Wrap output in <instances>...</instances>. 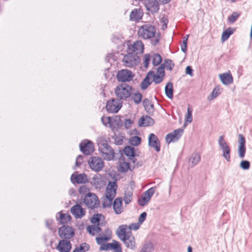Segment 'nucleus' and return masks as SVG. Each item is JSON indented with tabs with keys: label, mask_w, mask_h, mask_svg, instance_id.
Wrapping results in <instances>:
<instances>
[{
	"label": "nucleus",
	"mask_w": 252,
	"mask_h": 252,
	"mask_svg": "<svg viewBox=\"0 0 252 252\" xmlns=\"http://www.w3.org/2000/svg\"><path fill=\"white\" fill-rule=\"evenodd\" d=\"M139 37L144 39H151L152 44L155 46L159 42L160 37L156 35L155 26L150 24H146L141 26L138 32Z\"/></svg>",
	"instance_id": "obj_1"
},
{
	"label": "nucleus",
	"mask_w": 252,
	"mask_h": 252,
	"mask_svg": "<svg viewBox=\"0 0 252 252\" xmlns=\"http://www.w3.org/2000/svg\"><path fill=\"white\" fill-rule=\"evenodd\" d=\"M98 150L102 157L105 160H112L115 155L114 150L107 143V140L104 137H100L98 140Z\"/></svg>",
	"instance_id": "obj_2"
},
{
	"label": "nucleus",
	"mask_w": 252,
	"mask_h": 252,
	"mask_svg": "<svg viewBox=\"0 0 252 252\" xmlns=\"http://www.w3.org/2000/svg\"><path fill=\"white\" fill-rule=\"evenodd\" d=\"M131 90V86L126 83H122L116 87L115 94L119 100H126L130 96Z\"/></svg>",
	"instance_id": "obj_3"
},
{
	"label": "nucleus",
	"mask_w": 252,
	"mask_h": 252,
	"mask_svg": "<svg viewBox=\"0 0 252 252\" xmlns=\"http://www.w3.org/2000/svg\"><path fill=\"white\" fill-rule=\"evenodd\" d=\"M83 202L88 208L91 209L97 208L100 204L98 196L95 193L90 192L85 195Z\"/></svg>",
	"instance_id": "obj_4"
},
{
	"label": "nucleus",
	"mask_w": 252,
	"mask_h": 252,
	"mask_svg": "<svg viewBox=\"0 0 252 252\" xmlns=\"http://www.w3.org/2000/svg\"><path fill=\"white\" fill-rule=\"evenodd\" d=\"M126 51L127 53L134 54L136 55L142 54L144 50V45L142 41L137 40L131 44V42L128 41L126 43Z\"/></svg>",
	"instance_id": "obj_5"
},
{
	"label": "nucleus",
	"mask_w": 252,
	"mask_h": 252,
	"mask_svg": "<svg viewBox=\"0 0 252 252\" xmlns=\"http://www.w3.org/2000/svg\"><path fill=\"white\" fill-rule=\"evenodd\" d=\"M88 162L90 168L97 172L102 170L104 166L103 161L98 157H92Z\"/></svg>",
	"instance_id": "obj_6"
},
{
	"label": "nucleus",
	"mask_w": 252,
	"mask_h": 252,
	"mask_svg": "<svg viewBox=\"0 0 252 252\" xmlns=\"http://www.w3.org/2000/svg\"><path fill=\"white\" fill-rule=\"evenodd\" d=\"M219 146L222 152V156L227 161L230 160V148L224 139L223 135L220 136L218 141Z\"/></svg>",
	"instance_id": "obj_7"
},
{
	"label": "nucleus",
	"mask_w": 252,
	"mask_h": 252,
	"mask_svg": "<svg viewBox=\"0 0 252 252\" xmlns=\"http://www.w3.org/2000/svg\"><path fill=\"white\" fill-rule=\"evenodd\" d=\"M59 236L63 239H70L74 235V230L71 226L63 225L59 229Z\"/></svg>",
	"instance_id": "obj_8"
},
{
	"label": "nucleus",
	"mask_w": 252,
	"mask_h": 252,
	"mask_svg": "<svg viewBox=\"0 0 252 252\" xmlns=\"http://www.w3.org/2000/svg\"><path fill=\"white\" fill-rule=\"evenodd\" d=\"M155 190L156 187H154L144 192L138 199V202L139 204L142 207L145 206L150 200L151 197L155 192Z\"/></svg>",
	"instance_id": "obj_9"
},
{
	"label": "nucleus",
	"mask_w": 252,
	"mask_h": 252,
	"mask_svg": "<svg viewBox=\"0 0 252 252\" xmlns=\"http://www.w3.org/2000/svg\"><path fill=\"white\" fill-rule=\"evenodd\" d=\"M122 106V103L117 98H113L107 102L106 108L109 113H117Z\"/></svg>",
	"instance_id": "obj_10"
},
{
	"label": "nucleus",
	"mask_w": 252,
	"mask_h": 252,
	"mask_svg": "<svg viewBox=\"0 0 252 252\" xmlns=\"http://www.w3.org/2000/svg\"><path fill=\"white\" fill-rule=\"evenodd\" d=\"M123 62L125 66L132 67L135 66L139 63V58L137 55L130 53H127L124 56Z\"/></svg>",
	"instance_id": "obj_11"
},
{
	"label": "nucleus",
	"mask_w": 252,
	"mask_h": 252,
	"mask_svg": "<svg viewBox=\"0 0 252 252\" xmlns=\"http://www.w3.org/2000/svg\"><path fill=\"white\" fill-rule=\"evenodd\" d=\"M134 75L131 71L127 69H122L118 72L117 78L119 82H126L131 81Z\"/></svg>",
	"instance_id": "obj_12"
},
{
	"label": "nucleus",
	"mask_w": 252,
	"mask_h": 252,
	"mask_svg": "<svg viewBox=\"0 0 252 252\" xmlns=\"http://www.w3.org/2000/svg\"><path fill=\"white\" fill-rule=\"evenodd\" d=\"M79 146L81 151L86 155H91L94 151L93 142L88 140L81 142Z\"/></svg>",
	"instance_id": "obj_13"
},
{
	"label": "nucleus",
	"mask_w": 252,
	"mask_h": 252,
	"mask_svg": "<svg viewBox=\"0 0 252 252\" xmlns=\"http://www.w3.org/2000/svg\"><path fill=\"white\" fill-rule=\"evenodd\" d=\"M183 133V130L178 128L166 135V141L168 143L178 141Z\"/></svg>",
	"instance_id": "obj_14"
},
{
	"label": "nucleus",
	"mask_w": 252,
	"mask_h": 252,
	"mask_svg": "<svg viewBox=\"0 0 252 252\" xmlns=\"http://www.w3.org/2000/svg\"><path fill=\"white\" fill-rule=\"evenodd\" d=\"M108 120L109 127L114 131L117 128H120L122 126L123 122L121 119V117L119 116H115L111 117H108L107 118H104Z\"/></svg>",
	"instance_id": "obj_15"
},
{
	"label": "nucleus",
	"mask_w": 252,
	"mask_h": 252,
	"mask_svg": "<svg viewBox=\"0 0 252 252\" xmlns=\"http://www.w3.org/2000/svg\"><path fill=\"white\" fill-rule=\"evenodd\" d=\"M149 146L155 149L157 152H159L160 150V143L157 136L154 133H151L148 138Z\"/></svg>",
	"instance_id": "obj_16"
},
{
	"label": "nucleus",
	"mask_w": 252,
	"mask_h": 252,
	"mask_svg": "<svg viewBox=\"0 0 252 252\" xmlns=\"http://www.w3.org/2000/svg\"><path fill=\"white\" fill-rule=\"evenodd\" d=\"M238 155L241 158L245 157L246 148L245 146L246 139L245 137L242 134L238 135Z\"/></svg>",
	"instance_id": "obj_17"
},
{
	"label": "nucleus",
	"mask_w": 252,
	"mask_h": 252,
	"mask_svg": "<svg viewBox=\"0 0 252 252\" xmlns=\"http://www.w3.org/2000/svg\"><path fill=\"white\" fill-rule=\"evenodd\" d=\"M145 6L147 10L152 13H157L159 9V5L157 0H147Z\"/></svg>",
	"instance_id": "obj_18"
},
{
	"label": "nucleus",
	"mask_w": 252,
	"mask_h": 252,
	"mask_svg": "<svg viewBox=\"0 0 252 252\" xmlns=\"http://www.w3.org/2000/svg\"><path fill=\"white\" fill-rule=\"evenodd\" d=\"M126 237V238H125L121 241L124 242L127 248L135 250L136 248L135 239L134 237L132 235L131 231H129V234Z\"/></svg>",
	"instance_id": "obj_19"
},
{
	"label": "nucleus",
	"mask_w": 252,
	"mask_h": 252,
	"mask_svg": "<svg viewBox=\"0 0 252 252\" xmlns=\"http://www.w3.org/2000/svg\"><path fill=\"white\" fill-rule=\"evenodd\" d=\"M70 212L76 219H81L86 214L85 209L79 204H76L73 206L71 208Z\"/></svg>",
	"instance_id": "obj_20"
},
{
	"label": "nucleus",
	"mask_w": 252,
	"mask_h": 252,
	"mask_svg": "<svg viewBox=\"0 0 252 252\" xmlns=\"http://www.w3.org/2000/svg\"><path fill=\"white\" fill-rule=\"evenodd\" d=\"M70 180L73 184H86L89 182L87 175L85 173H81L78 175L72 174Z\"/></svg>",
	"instance_id": "obj_21"
},
{
	"label": "nucleus",
	"mask_w": 252,
	"mask_h": 252,
	"mask_svg": "<svg viewBox=\"0 0 252 252\" xmlns=\"http://www.w3.org/2000/svg\"><path fill=\"white\" fill-rule=\"evenodd\" d=\"M124 154L128 157L129 159L132 160L133 164V168L138 165V163L136 162V159L134 158L135 156V148L131 146H126L124 149Z\"/></svg>",
	"instance_id": "obj_22"
},
{
	"label": "nucleus",
	"mask_w": 252,
	"mask_h": 252,
	"mask_svg": "<svg viewBox=\"0 0 252 252\" xmlns=\"http://www.w3.org/2000/svg\"><path fill=\"white\" fill-rule=\"evenodd\" d=\"M71 247L70 241L64 239L59 241L57 249L60 252H69Z\"/></svg>",
	"instance_id": "obj_23"
},
{
	"label": "nucleus",
	"mask_w": 252,
	"mask_h": 252,
	"mask_svg": "<svg viewBox=\"0 0 252 252\" xmlns=\"http://www.w3.org/2000/svg\"><path fill=\"white\" fill-rule=\"evenodd\" d=\"M154 124V120L150 116L147 115L142 116L138 122V125L141 127L151 126Z\"/></svg>",
	"instance_id": "obj_24"
},
{
	"label": "nucleus",
	"mask_w": 252,
	"mask_h": 252,
	"mask_svg": "<svg viewBox=\"0 0 252 252\" xmlns=\"http://www.w3.org/2000/svg\"><path fill=\"white\" fill-rule=\"evenodd\" d=\"M113 207L115 214L117 215L121 214L124 211L122 198L121 197H118L114 200Z\"/></svg>",
	"instance_id": "obj_25"
},
{
	"label": "nucleus",
	"mask_w": 252,
	"mask_h": 252,
	"mask_svg": "<svg viewBox=\"0 0 252 252\" xmlns=\"http://www.w3.org/2000/svg\"><path fill=\"white\" fill-rule=\"evenodd\" d=\"M128 226L126 224L120 225L116 230V234L118 238L122 240L126 238V237L129 234V230H127Z\"/></svg>",
	"instance_id": "obj_26"
},
{
	"label": "nucleus",
	"mask_w": 252,
	"mask_h": 252,
	"mask_svg": "<svg viewBox=\"0 0 252 252\" xmlns=\"http://www.w3.org/2000/svg\"><path fill=\"white\" fill-rule=\"evenodd\" d=\"M90 183L95 189H100L104 186V183L99 174L94 175L92 180L90 181Z\"/></svg>",
	"instance_id": "obj_27"
},
{
	"label": "nucleus",
	"mask_w": 252,
	"mask_h": 252,
	"mask_svg": "<svg viewBox=\"0 0 252 252\" xmlns=\"http://www.w3.org/2000/svg\"><path fill=\"white\" fill-rule=\"evenodd\" d=\"M143 13L140 9L135 8L130 14V20L133 21H138L142 19Z\"/></svg>",
	"instance_id": "obj_28"
},
{
	"label": "nucleus",
	"mask_w": 252,
	"mask_h": 252,
	"mask_svg": "<svg viewBox=\"0 0 252 252\" xmlns=\"http://www.w3.org/2000/svg\"><path fill=\"white\" fill-rule=\"evenodd\" d=\"M220 78L222 83L224 85H229L233 82V77L230 72L220 74Z\"/></svg>",
	"instance_id": "obj_29"
},
{
	"label": "nucleus",
	"mask_w": 252,
	"mask_h": 252,
	"mask_svg": "<svg viewBox=\"0 0 252 252\" xmlns=\"http://www.w3.org/2000/svg\"><path fill=\"white\" fill-rule=\"evenodd\" d=\"M201 157L200 155L197 153H193L191 155L189 158V165L193 167L198 164L200 161Z\"/></svg>",
	"instance_id": "obj_30"
},
{
	"label": "nucleus",
	"mask_w": 252,
	"mask_h": 252,
	"mask_svg": "<svg viewBox=\"0 0 252 252\" xmlns=\"http://www.w3.org/2000/svg\"><path fill=\"white\" fill-rule=\"evenodd\" d=\"M165 93L167 97L172 99L173 97V87L171 82H168L165 87Z\"/></svg>",
	"instance_id": "obj_31"
},
{
	"label": "nucleus",
	"mask_w": 252,
	"mask_h": 252,
	"mask_svg": "<svg viewBox=\"0 0 252 252\" xmlns=\"http://www.w3.org/2000/svg\"><path fill=\"white\" fill-rule=\"evenodd\" d=\"M143 106L148 113L149 114L154 112V106L151 103L148 98H146L143 100Z\"/></svg>",
	"instance_id": "obj_32"
},
{
	"label": "nucleus",
	"mask_w": 252,
	"mask_h": 252,
	"mask_svg": "<svg viewBox=\"0 0 252 252\" xmlns=\"http://www.w3.org/2000/svg\"><path fill=\"white\" fill-rule=\"evenodd\" d=\"M104 219V216L103 215L101 214H95L92 216L91 221L94 224L97 223L98 225H100V221Z\"/></svg>",
	"instance_id": "obj_33"
},
{
	"label": "nucleus",
	"mask_w": 252,
	"mask_h": 252,
	"mask_svg": "<svg viewBox=\"0 0 252 252\" xmlns=\"http://www.w3.org/2000/svg\"><path fill=\"white\" fill-rule=\"evenodd\" d=\"M235 29H233L231 28H227L226 30H225L222 33L221 35V40L222 41H225L233 33Z\"/></svg>",
	"instance_id": "obj_34"
},
{
	"label": "nucleus",
	"mask_w": 252,
	"mask_h": 252,
	"mask_svg": "<svg viewBox=\"0 0 252 252\" xmlns=\"http://www.w3.org/2000/svg\"><path fill=\"white\" fill-rule=\"evenodd\" d=\"M152 63L154 66L159 65L162 61L161 57L158 54H154L152 56Z\"/></svg>",
	"instance_id": "obj_35"
},
{
	"label": "nucleus",
	"mask_w": 252,
	"mask_h": 252,
	"mask_svg": "<svg viewBox=\"0 0 252 252\" xmlns=\"http://www.w3.org/2000/svg\"><path fill=\"white\" fill-rule=\"evenodd\" d=\"M59 214L60 215V222L61 224L67 223L71 219V217L69 215L62 214L60 213H59Z\"/></svg>",
	"instance_id": "obj_36"
},
{
	"label": "nucleus",
	"mask_w": 252,
	"mask_h": 252,
	"mask_svg": "<svg viewBox=\"0 0 252 252\" xmlns=\"http://www.w3.org/2000/svg\"><path fill=\"white\" fill-rule=\"evenodd\" d=\"M241 13L238 12H233L231 15L228 17V21L230 24H233L238 17L240 16Z\"/></svg>",
	"instance_id": "obj_37"
},
{
	"label": "nucleus",
	"mask_w": 252,
	"mask_h": 252,
	"mask_svg": "<svg viewBox=\"0 0 252 252\" xmlns=\"http://www.w3.org/2000/svg\"><path fill=\"white\" fill-rule=\"evenodd\" d=\"M120 170L122 172H126L128 169L132 171L134 168L129 163L126 162L121 163L120 164Z\"/></svg>",
	"instance_id": "obj_38"
},
{
	"label": "nucleus",
	"mask_w": 252,
	"mask_h": 252,
	"mask_svg": "<svg viewBox=\"0 0 252 252\" xmlns=\"http://www.w3.org/2000/svg\"><path fill=\"white\" fill-rule=\"evenodd\" d=\"M142 98V95L140 93H134L131 96L132 99L135 104H139L141 102Z\"/></svg>",
	"instance_id": "obj_39"
},
{
	"label": "nucleus",
	"mask_w": 252,
	"mask_h": 252,
	"mask_svg": "<svg viewBox=\"0 0 252 252\" xmlns=\"http://www.w3.org/2000/svg\"><path fill=\"white\" fill-rule=\"evenodd\" d=\"M220 93L219 87H216L212 92L211 95L208 97V99L212 100L217 97Z\"/></svg>",
	"instance_id": "obj_40"
},
{
	"label": "nucleus",
	"mask_w": 252,
	"mask_h": 252,
	"mask_svg": "<svg viewBox=\"0 0 252 252\" xmlns=\"http://www.w3.org/2000/svg\"><path fill=\"white\" fill-rule=\"evenodd\" d=\"M152 78L153 81L156 84H159L161 83L163 80L164 76H162L160 75L155 74V72L153 71V74H152Z\"/></svg>",
	"instance_id": "obj_41"
},
{
	"label": "nucleus",
	"mask_w": 252,
	"mask_h": 252,
	"mask_svg": "<svg viewBox=\"0 0 252 252\" xmlns=\"http://www.w3.org/2000/svg\"><path fill=\"white\" fill-rule=\"evenodd\" d=\"M165 68L167 70H172L174 66V64L173 63L172 61L170 59H167L165 60L164 63L163 64Z\"/></svg>",
	"instance_id": "obj_42"
},
{
	"label": "nucleus",
	"mask_w": 252,
	"mask_h": 252,
	"mask_svg": "<svg viewBox=\"0 0 252 252\" xmlns=\"http://www.w3.org/2000/svg\"><path fill=\"white\" fill-rule=\"evenodd\" d=\"M116 194V191L115 190L106 189L105 197L106 199L113 200Z\"/></svg>",
	"instance_id": "obj_43"
},
{
	"label": "nucleus",
	"mask_w": 252,
	"mask_h": 252,
	"mask_svg": "<svg viewBox=\"0 0 252 252\" xmlns=\"http://www.w3.org/2000/svg\"><path fill=\"white\" fill-rule=\"evenodd\" d=\"M141 139L139 136H134L130 139L129 143L130 144L134 146H137L141 143Z\"/></svg>",
	"instance_id": "obj_44"
},
{
	"label": "nucleus",
	"mask_w": 252,
	"mask_h": 252,
	"mask_svg": "<svg viewBox=\"0 0 252 252\" xmlns=\"http://www.w3.org/2000/svg\"><path fill=\"white\" fill-rule=\"evenodd\" d=\"M112 246V250H114V252H122V248L119 242L114 241L113 242Z\"/></svg>",
	"instance_id": "obj_45"
},
{
	"label": "nucleus",
	"mask_w": 252,
	"mask_h": 252,
	"mask_svg": "<svg viewBox=\"0 0 252 252\" xmlns=\"http://www.w3.org/2000/svg\"><path fill=\"white\" fill-rule=\"evenodd\" d=\"M186 122L188 123H191L192 121V110L189 107H188L187 109V114L186 116Z\"/></svg>",
	"instance_id": "obj_46"
},
{
	"label": "nucleus",
	"mask_w": 252,
	"mask_h": 252,
	"mask_svg": "<svg viewBox=\"0 0 252 252\" xmlns=\"http://www.w3.org/2000/svg\"><path fill=\"white\" fill-rule=\"evenodd\" d=\"M152 249V244L151 243H147L144 245L140 252H151Z\"/></svg>",
	"instance_id": "obj_47"
},
{
	"label": "nucleus",
	"mask_w": 252,
	"mask_h": 252,
	"mask_svg": "<svg viewBox=\"0 0 252 252\" xmlns=\"http://www.w3.org/2000/svg\"><path fill=\"white\" fill-rule=\"evenodd\" d=\"M87 230L89 234L92 236H94L95 234L97 233L95 228V225L94 224L89 225L87 228Z\"/></svg>",
	"instance_id": "obj_48"
},
{
	"label": "nucleus",
	"mask_w": 252,
	"mask_h": 252,
	"mask_svg": "<svg viewBox=\"0 0 252 252\" xmlns=\"http://www.w3.org/2000/svg\"><path fill=\"white\" fill-rule=\"evenodd\" d=\"M240 166L244 170H248L250 167V162L246 160H242L240 162Z\"/></svg>",
	"instance_id": "obj_49"
},
{
	"label": "nucleus",
	"mask_w": 252,
	"mask_h": 252,
	"mask_svg": "<svg viewBox=\"0 0 252 252\" xmlns=\"http://www.w3.org/2000/svg\"><path fill=\"white\" fill-rule=\"evenodd\" d=\"M111 239V237H99L96 238V241L98 245H102L105 242L109 241Z\"/></svg>",
	"instance_id": "obj_50"
},
{
	"label": "nucleus",
	"mask_w": 252,
	"mask_h": 252,
	"mask_svg": "<svg viewBox=\"0 0 252 252\" xmlns=\"http://www.w3.org/2000/svg\"><path fill=\"white\" fill-rule=\"evenodd\" d=\"M132 193L131 192H128L127 194L125 193L124 197V200L126 204H129L132 199Z\"/></svg>",
	"instance_id": "obj_51"
},
{
	"label": "nucleus",
	"mask_w": 252,
	"mask_h": 252,
	"mask_svg": "<svg viewBox=\"0 0 252 252\" xmlns=\"http://www.w3.org/2000/svg\"><path fill=\"white\" fill-rule=\"evenodd\" d=\"M117 189V185L116 182H109L106 187V189L115 190L116 191Z\"/></svg>",
	"instance_id": "obj_52"
},
{
	"label": "nucleus",
	"mask_w": 252,
	"mask_h": 252,
	"mask_svg": "<svg viewBox=\"0 0 252 252\" xmlns=\"http://www.w3.org/2000/svg\"><path fill=\"white\" fill-rule=\"evenodd\" d=\"M113 245V243H107V244H103L102 245H101V246L100 247V251H107V250H112V247H113L112 246Z\"/></svg>",
	"instance_id": "obj_53"
},
{
	"label": "nucleus",
	"mask_w": 252,
	"mask_h": 252,
	"mask_svg": "<svg viewBox=\"0 0 252 252\" xmlns=\"http://www.w3.org/2000/svg\"><path fill=\"white\" fill-rule=\"evenodd\" d=\"M79 250L81 251L82 252H85L89 250L90 246L89 245L86 243H84L81 244L79 247H77Z\"/></svg>",
	"instance_id": "obj_54"
},
{
	"label": "nucleus",
	"mask_w": 252,
	"mask_h": 252,
	"mask_svg": "<svg viewBox=\"0 0 252 252\" xmlns=\"http://www.w3.org/2000/svg\"><path fill=\"white\" fill-rule=\"evenodd\" d=\"M88 191L89 188L85 185L81 186L79 189V193L83 195L87 194L88 193Z\"/></svg>",
	"instance_id": "obj_55"
},
{
	"label": "nucleus",
	"mask_w": 252,
	"mask_h": 252,
	"mask_svg": "<svg viewBox=\"0 0 252 252\" xmlns=\"http://www.w3.org/2000/svg\"><path fill=\"white\" fill-rule=\"evenodd\" d=\"M157 74L160 75L164 77L165 72L164 66L163 64H161L160 66L158 68Z\"/></svg>",
	"instance_id": "obj_56"
},
{
	"label": "nucleus",
	"mask_w": 252,
	"mask_h": 252,
	"mask_svg": "<svg viewBox=\"0 0 252 252\" xmlns=\"http://www.w3.org/2000/svg\"><path fill=\"white\" fill-rule=\"evenodd\" d=\"M141 224L139 223V222L137 223H131L128 226L129 231H131V230H136L139 229L140 227V225Z\"/></svg>",
	"instance_id": "obj_57"
},
{
	"label": "nucleus",
	"mask_w": 252,
	"mask_h": 252,
	"mask_svg": "<svg viewBox=\"0 0 252 252\" xmlns=\"http://www.w3.org/2000/svg\"><path fill=\"white\" fill-rule=\"evenodd\" d=\"M113 200H110V199H106L104 201L102 204L103 207L105 208H110L112 203Z\"/></svg>",
	"instance_id": "obj_58"
},
{
	"label": "nucleus",
	"mask_w": 252,
	"mask_h": 252,
	"mask_svg": "<svg viewBox=\"0 0 252 252\" xmlns=\"http://www.w3.org/2000/svg\"><path fill=\"white\" fill-rule=\"evenodd\" d=\"M133 122L131 120H130L129 119H125V121L124 122L125 128L126 129H129L131 127V125L133 124Z\"/></svg>",
	"instance_id": "obj_59"
},
{
	"label": "nucleus",
	"mask_w": 252,
	"mask_h": 252,
	"mask_svg": "<svg viewBox=\"0 0 252 252\" xmlns=\"http://www.w3.org/2000/svg\"><path fill=\"white\" fill-rule=\"evenodd\" d=\"M150 59V56L149 54L144 55V65L145 67L147 68L148 66Z\"/></svg>",
	"instance_id": "obj_60"
},
{
	"label": "nucleus",
	"mask_w": 252,
	"mask_h": 252,
	"mask_svg": "<svg viewBox=\"0 0 252 252\" xmlns=\"http://www.w3.org/2000/svg\"><path fill=\"white\" fill-rule=\"evenodd\" d=\"M147 217V213L146 212H143L140 215L138 219L139 223L142 224L145 220Z\"/></svg>",
	"instance_id": "obj_61"
},
{
	"label": "nucleus",
	"mask_w": 252,
	"mask_h": 252,
	"mask_svg": "<svg viewBox=\"0 0 252 252\" xmlns=\"http://www.w3.org/2000/svg\"><path fill=\"white\" fill-rule=\"evenodd\" d=\"M83 156L81 155H79L77 156L76 159V166H79L81 165V164L83 162Z\"/></svg>",
	"instance_id": "obj_62"
},
{
	"label": "nucleus",
	"mask_w": 252,
	"mask_h": 252,
	"mask_svg": "<svg viewBox=\"0 0 252 252\" xmlns=\"http://www.w3.org/2000/svg\"><path fill=\"white\" fill-rule=\"evenodd\" d=\"M152 82H147L143 80L141 83V89L143 90H146Z\"/></svg>",
	"instance_id": "obj_63"
},
{
	"label": "nucleus",
	"mask_w": 252,
	"mask_h": 252,
	"mask_svg": "<svg viewBox=\"0 0 252 252\" xmlns=\"http://www.w3.org/2000/svg\"><path fill=\"white\" fill-rule=\"evenodd\" d=\"M187 42L186 39H183L182 44L181 45V50L184 52H187Z\"/></svg>",
	"instance_id": "obj_64"
}]
</instances>
